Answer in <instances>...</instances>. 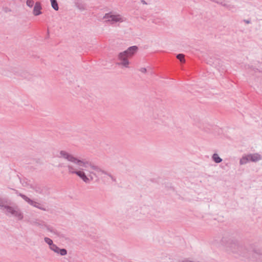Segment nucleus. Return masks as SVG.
Returning a JSON list of instances; mask_svg holds the SVG:
<instances>
[{
    "instance_id": "1",
    "label": "nucleus",
    "mask_w": 262,
    "mask_h": 262,
    "mask_svg": "<svg viewBox=\"0 0 262 262\" xmlns=\"http://www.w3.org/2000/svg\"><path fill=\"white\" fill-rule=\"evenodd\" d=\"M222 244L227 252L238 256L248 257L252 252L249 247L232 237H223Z\"/></svg>"
},
{
    "instance_id": "2",
    "label": "nucleus",
    "mask_w": 262,
    "mask_h": 262,
    "mask_svg": "<svg viewBox=\"0 0 262 262\" xmlns=\"http://www.w3.org/2000/svg\"><path fill=\"white\" fill-rule=\"evenodd\" d=\"M58 157L60 158H62L68 161L76 164L77 166H82L85 169L90 167L92 169L97 172H101L103 174L107 173L106 171L101 169L98 166L94 165L92 162L84 159H79L64 150H61Z\"/></svg>"
},
{
    "instance_id": "3",
    "label": "nucleus",
    "mask_w": 262,
    "mask_h": 262,
    "mask_svg": "<svg viewBox=\"0 0 262 262\" xmlns=\"http://www.w3.org/2000/svg\"><path fill=\"white\" fill-rule=\"evenodd\" d=\"M138 48L136 46H133L129 48L126 51L120 53L119 55V59L121 61V63L124 66L129 63L128 57L132 56L137 51Z\"/></svg>"
},
{
    "instance_id": "4",
    "label": "nucleus",
    "mask_w": 262,
    "mask_h": 262,
    "mask_svg": "<svg viewBox=\"0 0 262 262\" xmlns=\"http://www.w3.org/2000/svg\"><path fill=\"white\" fill-rule=\"evenodd\" d=\"M78 167L79 170H75L73 166L71 165L67 166L69 173L76 174L86 183H90V179L86 176L85 172L83 171L84 169L82 168L83 167L79 166Z\"/></svg>"
},
{
    "instance_id": "5",
    "label": "nucleus",
    "mask_w": 262,
    "mask_h": 262,
    "mask_svg": "<svg viewBox=\"0 0 262 262\" xmlns=\"http://www.w3.org/2000/svg\"><path fill=\"white\" fill-rule=\"evenodd\" d=\"M6 214H11L17 219L18 220H22L24 218V214L20 208L17 205L9 206L7 207Z\"/></svg>"
},
{
    "instance_id": "6",
    "label": "nucleus",
    "mask_w": 262,
    "mask_h": 262,
    "mask_svg": "<svg viewBox=\"0 0 262 262\" xmlns=\"http://www.w3.org/2000/svg\"><path fill=\"white\" fill-rule=\"evenodd\" d=\"M15 72V75H20L22 77L26 78V73H18L15 71V67H10L9 69L4 68L3 67H0V74L4 75L7 76H12V73Z\"/></svg>"
},
{
    "instance_id": "7",
    "label": "nucleus",
    "mask_w": 262,
    "mask_h": 262,
    "mask_svg": "<svg viewBox=\"0 0 262 262\" xmlns=\"http://www.w3.org/2000/svg\"><path fill=\"white\" fill-rule=\"evenodd\" d=\"M15 191L16 194H17L19 196H20L22 199H23L25 201H26L30 205L33 206H34L37 208H38L41 210H43V211H47L48 210L46 208L41 206L39 203L32 200L31 199H30L27 196L25 195V194H24L23 193H18V192L17 190H15Z\"/></svg>"
},
{
    "instance_id": "8",
    "label": "nucleus",
    "mask_w": 262,
    "mask_h": 262,
    "mask_svg": "<svg viewBox=\"0 0 262 262\" xmlns=\"http://www.w3.org/2000/svg\"><path fill=\"white\" fill-rule=\"evenodd\" d=\"M103 18L105 21L115 23L117 22H122L123 21V17L118 14H115L112 12L105 14Z\"/></svg>"
},
{
    "instance_id": "9",
    "label": "nucleus",
    "mask_w": 262,
    "mask_h": 262,
    "mask_svg": "<svg viewBox=\"0 0 262 262\" xmlns=\"http://www.w3.org/2000/svg\"><path fill=\"white\" fill-rule=\"evenodd\" d=\"M11 202L5 198H0V209L4 210L7 209L11 205Z\"/></svg>"
},
{
    "instance_id": "10",
    "label": "nucleus",
    "mask_w": 262,
    "mask_h": 262,
    "mask_svg": "<svg viewBox=\"0 0 262 262\" xmlns=\"http://www.w3.org/2000/svg\"><path fill=\"white\" fill-rule=\"evenodd\" d=\"M249 161L256 162L262 159L261 156L258 153L247 155Z\"/></svg>"
},
{
    "instance_id": "11",
    "label": "nucleus",
    "mask_w": 262,
    "mask_h": 262,
    "mask_svg": "<svg viewBox=\"0 0 262 262\" xmlns=\"http://www.w3.org/2000/svg\"><path fill=\"white\" fill-rule=\"evenodd\" d=\"M41 7L40 4L38 2L35 3L33 9V14L35 16H37L41 13Z\"/></svg>"
},
{
    "instance_id": "12",
    "label": "nucleus",
    "mask_w": 262,
    "mask_h": 262,
    "mask_svg": "<svg viewBox=\"0 0 262 262\" xmlns=\"http://www.w3.org/2000/svg\"><path fill=\"white\" fill-rule=\"evenodd\" d=\"M30 188L33 189L36 193L39 194H43V187L38 185H30Z\"/></svg>"
},
{
    "instance_id": "13",
    "label": "nucleus",
    "mask_w": 262,
    "mask_h": 262,
    "mask_svg": "<svg viewBox=\"0 0 262 262\" xmlns=\"http://www.w3.org/2000/svg\"><path fill=\"white\" fill-rule=\"evenodd\" d=\"M29 223L32 225L38 226L41 228H42L45 225L43 221L39 222L37 219L30 220L29 221Z\"/></svg>"
},
{
    "instance_id": "14",
    "label": "nucleus",
    "mask_w": 262,
    "mask_h": 262,
    "mask_svg": "<svg viewBox=\"0 0 262 262\" xmlns=\"http://www.w3.org/2000/svg\"><path fill=\"white\" fill-rule=\"evenodd\" d=\"M212 159L216 163H220L223 161L222 159L219 157L217 154L216 153L213 154L212 156Z\"/></svg>"
},
{
    "instance_id": "15",
    "label": "nucleus",
    "mask_w": 262,
    "mask_h": 262,
    "mask_svg": "<svg viewBox=\"0 0 262 262\" xmlns=\"http://www.w3.org/2000/svg\"><path fill=\"white\" fill-rule=\"evenodd\" d=\"M249 161V159L248 158V156L247 155V156H244L243 157L240 161H239V164L241 165H243V164H246Z\"/></svg>"
},
{
    "instance_id": "16",
    "label": "nucleus",
    "mask_w": 262,
    "mask_h": 262,
    "mask_svg": "<svg viewBox=\"0 0 262 262\" xmlns=\"http://www.w3.org/2000/svg\"><path fill=\"white\" fill-rule=\"evenodd\" d=\"M56 253L60 254L61 256H64L67 254V250L64 248L60 249L59 248V250H58V252Z\"/></svg>"
},
{
    "instance_id": "17",
    "label": "nucleus",
    "mask_w": 262,
    "mask_h": 262,
    "mask_svg": "<svg viewBox=\"0 0 262 262\" xmlns=\"http://www.w3.org/2000/svg\"><path fill=\"white\" fill-rule=\"evenodd\" d=\"M52 8L55 10H58V6L56 0H50Z\"/></svg>"
},
{
    "instance_id": "18",
    "label": "nucleus",
    "mask_w": 262,
    "mask_h": 262,
    "mask_svg": "<svg viewBox=\"0 0 262 262\" xmlns=\"http://www.w3.org/2000/svg\"><path fill=\"white\" fill-rule=\"evenodd\" d=\"M251 67L253 68L252 70V71H254V72L255 73V74L256 76H258V75H257V73H262V70L261 69V68L258 69L256 67Z\"/></svg>"
},
{
    "instance_id": "19",
    "label": "nucleus",
    "mask_w": 262,
    "mask_h": 262,
    "mask_svg": "<svg viewBox=\"0 0 262 262\" xmlns=\"http://www.w3.org/2000/svg\"><path fill=\"white\" fill-rule=\"evenodd\" d=\"M45 242L49 245L50 247L53 244V241L49 237L44 238Z\"/></svg>"
},
{
    "instance_id": "20",
    "label": "nucleus",
    "mask_w": 262,
    "mask_h": 262,
    "mask_svg": "<svg viewBox=\"0 0 262 262\" xmlns=\"http://www.w3.org/2000/svg\"><path fill=\"white\" fill-rule=\"evenodd\" d=\"M50 249L53 251L54 252H58V250H59V247L58 246H57L55 244H53L50 247Z\"/></svg>"
},
{
    "instance_id": "21",
    "label": "nucleus",
    "mask_w": 262,
    "mask_h": 262,
    "mask_svg": "<svg viewBox=\"0 0 262 262\" xmlns=\"http://www.w3.org/2000/svg\"><path fill=\"white\" fill-rule=\"evenodd\" d=\"M177 58L180 60L181 63H184L185 62L184 56L183 54H179L177 56Z\"/></svg>"
},
{
    "instance_id": "22",
    "label": "nucleus",
    "mask_w": 262,
    "mask_h": 262,
    "mask_svg": "<svg viewBox=\"0 0 262 262\" xmlns=\"http://www.w3.org/2000/svg\"><path fill=\"white\" fill-rule=\"evenodd\" d=\"M44 226L46 227V228H47V230H48V231H50V232H52V233H54L55 234H57V232H56V231H55V230H54L52 229V227H50V226H47V225H45V226Z\"/></svg>"
},
{
    "instance_id": "23",
    "label": "nucleus",
    "mask_w": 262,
    "mask_h": 262,
    "mask_svg": "<svg viewBox=\"0 0 262 262\" xmlns=\"http://www.w3.org/2000/svg\"><path fill=\"white\" fill-rule=\"evenodd\" d=\"M27 4L28 6L31 7L33 6V5L34 4V2L32 0H28L27 2Z\"/></svg>"
},
{
    "instance_id": "24",
    "label": "nucleus",
    "mask_w": 262,
    "mask_h": 262,
    "mask_svg": "<svg viewBox=\"0 0 262 262\" xmlns=\"http://www.w3.org/2000/svg\"><path fill=\"white\" fill-rule=\"evenodd\" d=\"M105 174H106L110 177L113 181L116 182V179L111 173H109L107 172V173H105Z\"/></svg>"
},
{
    "instance_id": "25",
    "label": "nucleus",
    "mask_w": 262,
    "mask_h": 262,
    "mask_svg": "<svg viewBox=\"0 0 262 262\" xmlns=\"http://www.w3.org/2000/svg\"><path fill=\"white\" fill-rule=\"evenodd\" d=\"M149 116H150V118L154 119H157L158 117L157 115L154 114V113H152V114H149Z\"/></svg>"
},
{
    "instance_id": "26",
    "label": "nucleus",
    "mask_w": 262,
    "mask_h": 262,
    "mask_svg": "<svg viewBox=\"0 0 262 262\" xmlns=\"http://www.w3.org/2000/svg\"><path fill=\"white\" fill-rule=\"evenodd\" d=\"M141 72L145 73L146 72V69L145 68H141L139 70Z\"/></svg>"
},
{
    "instance_id": "27",
    "label": "nucleus",
    "mask_w": 262,
    "mask_h": 262,
    "mask_svg": "<svg viewBox=\"0 0 262 262\" xmlns=\"http://www.w3.org/2000/svg\"><path fill=\"white\" fill-rule=\"evenodd\" d=\"M90 173H91V174H94V176H96V174L94 172H93V171H90Z\"/></svg>"
},
{
    "instance_id": "28",
    "label": "nucleus",
    "mask_w": 262,
    "mask_h": 262,
    "mask_svg": "<svg viewBox=\"0 0 262 262\" xmlns=\"http://www.w3.org/2000/svg\"><path fill=\"white\" fill-rule=\"evenodd\" d=\"M90 178L89 179H90V181H91V180H92L93 179V177H92V176H90Z\"/></svg>"
},
{
    "instance_id": "29",
    "label": "nucleus",
    "mask_w": 262,
    "mask_h": 262,
    "mask_svg": "<svg viewBox=\"0 0 262 262\" xmlns=\"http://www.w3.org/2000/svg\"><path fill=\"white\" fill-rule=\"evenodd\" d=\"M246 23L248 24V23H249V21H246Z\"/></svg>"
}]
</instances>
